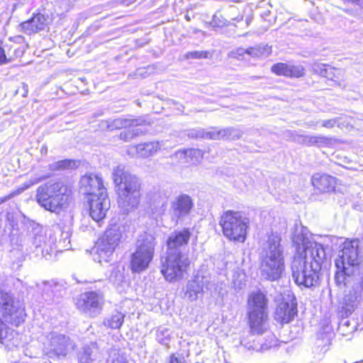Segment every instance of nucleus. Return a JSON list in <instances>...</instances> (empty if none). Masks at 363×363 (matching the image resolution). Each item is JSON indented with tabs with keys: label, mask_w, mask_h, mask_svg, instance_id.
I'll use <instances>...</instances> for the list:
<instances>
[{
	"label": "nucleus",
	"mask_w": 363,
	"mask_h": 363,
	"mask_svg": "<svg viewBox=\"0 0 363 363\" xmlns=\"http://www.w3.org/2000/svg\"><path fill=\"white\" fill-rule=\"evenodd\" d=\"M69 338L65 335L62 334H52L50 343L49 351L48 354L50 357H65L67 352V347L69 345Z\"/></svg>",
	"instance_id": "nucleus-20"
},
{
	"label": "nucleus",
	"mask_w": 363,
	"mask_h": 363,
	"mask_svg": "<svg viewBox=\"0 0 363 363\" xmlns=\"http://www.w3.org/2000/svg\"><path fill=\"white\" fill-rule=\"evenodd\" d=\"M194 208V199L187 194L181 193L170 201L169 214L171 220L178 224L191 213Z\"/></svg>",
	"instance_id": "nucleus-11"
},
{
	"label": "nucleus",
	"mask_w": 363,
	"mask_h": 363,
	"mask_svg": "<svg viewBox=\"0 0 363 363\" xmlns=\"http://www.w3.org/2000/svg\"><path fill=\"white\" fill-rule=\"evenodd\" d=\"M30 236L33 246L35 247L36 255H41L47 259L52 251V244L47 240V236L43 227L35 222L30 223Z\"/></svg>",
	"instance_id": "nucleus-13"
},
{
	"label": "nucleus",
	"mask_w": 363,
	"mask_h": 363,
	"mask_svg": "<svg viewBox=\"0 0 363 363\" xmlns=\"http://www.w3.org/2000/svg\"><path fill=\"white\" fill-rule=\"evenodd\" d=\"M267 299L261 291L254 292L248 300V318L253 333L262 334V326L267 316Z\"/></svg>",
	"instance_id": "nucleus-7"
},
{
	"label": "nucleus",
	"mask_w": 363,
	"mask_h": 363,
	"mask_svg": "<svg viewBox=\"0 0 363 363\" xmlns=\"http://www.w3.org/2000/svg\"><path fill=\"white\" fill-rule=\"evenodd\" d=\"M108 279L115 284H118L123 279V275L118 268H112Z\"/></svg>",
	"instance_id": "nucleus-40"
},
{
	"label": "nucleus",
	"mask_w": 363,
	"mask_h": 363,
	"mask_svg": "<svg viewBox=\"0 0 363 363\" xmlns=\"http://www.w3.org/2000/svg\"><path fill=\"white\" fill-rule=\"evenodd\" d=\"M280 242L281 238L278 235H272L268 238L260 265L261 276L264 279L277 281L284 270L283 248Z\"/></svg>",
	"instance_id": "nucleus-4"
},
{
	"label": "nucleus",
	"mask_w": 363,
	"mask_h": 363,
	"mask_svg": "<svg viewBox=\"0 0 363 363\" xmlns=\"http://www.w3.org/2000/svg\"><path fill=\"white\" fill-rule=\"evenodd\" d=\"M28 3L29 0H17L13 5V9H17L18 7L28 4Z\"/></svg>",
	"instance_id": "nucleus-56"
},
{
	"label": "nucleus",
	"mask_w": 363,
	"mask_h": 363,
	"mask_svg": "<svg viewBox=\"0 0 363 363\" xmlns=\"http://www.w3.org/2000/svg\"><path fill=\"white\" fill-rule=\"evenodd\" d=\"M124 318L125 315L123 313L114 311L104 320V324L111 329H119L123 323Z\"/></svg>",
	"instance_id": "nucleus-30"
},
{
	"label": "nucleus",
	"mask_w": 363,
	"mask_h": 363,
	"mask_svg": "<svg viewBox=\"0 0 363 363\" xmlns=\"http://www.w3.org/2000/svg\"><path fill=\"white\" fill-rule=\"evenodd\" d=\"M60 286H61L57 283L45 282L43 291L48 292L50 290L52 292H54L55 290H58L57 288Z\"/></svg>",
	"instance_id": "nucleus-46"
},
{
	"label": "nucleus",
	"mask_w": 363,
	"mask_h": 363,
	"mask_svg": "<svg viewBox=\"0 0 363 363\" xmlns=\"http://www.w3.org/2000/svg\"><path fill=\"white\" fill-rule=\"evenodd\" d=\"M245 277V274L241 273L236 272L233 274V285L235 290L240 291L245 287L246 284Z\"/></svg>",
	"instance_id": "nucleus-38"
},
{
	"label": "nucleus",
	"mask_w": 363,
	"mask_h": 363,
	"mask_svg": "<svg viewBox=\"0 0 363 363\" xmlns=\"http://www.w3.org/2000/svg\"><path fill=\"white\" fill-rule=\"evenodd\" d=\"M90 216L96 221L103 220L110 208V200L107 194L101 193L99 196L89 199Z\"/></svg>",
	"instance_id": "nucleus-15"
},
{
	"label": "nucleus",
	"mask_w": 363,
	"mask_h": 363,
	"mask_svg": "<svg viewBox=\"0 0 363 363\" xmlns=\"http://www.w3.org/2000/svg\"><path fill=\"white\" fill-rule=\"evenodd\" d=\"M161 149V144L158 141H150L140 143L137 145H131L127 148L128 155L139 158H147L153 156Z\"/></svg>",
	"instance_id": "nucleus-19"
},
{
	"label": "nucleus",
	"mask_w": 363,
	"mask_h": 363,
	"mask_svg": "<svg viewBox=\"0 0 363 363\" xmlns=\"http://www.w3.org/2000/svg\"><path fill=\"white\" fill-rule=\"evenodd\" d=\"M271 53V48L267 45H257L248 48V55L252 57H267Z\"/></svg>",
	"instance_id": "nucleus-31"
},
{
	"label": "nucleus",
	"mask_w": 363,
	"mask_h": 363,
	"mask_svg": "<svg viewBox=\"0 0 363 363\" xmlns=\"http://www.w3.org/2000/svg\"><path fill=\"white\" fill-rule=\"evenodd\" d=\"M11 256H17L18 257V261L16 262L17 264L19 262H21L24 259V255L21 250L13 249L11 250L10 252Z\"/></svg>",
	"instance_id": "nucleus-49"
},
{
	"label": "nucleus",
	"mask_w": 363,
	"mask_h": 363,
	"mask_svg": "<svg viewBox=\"0 0 363 363\" xmlns=\"http://www.w3.org/2000/svg\"><path fill=\"white\" fill-rule=\"evenodd\" d=\"M106 363H127V361L123 354L118 352H113L110 354Z\"/></svg>",
	"instance_id": "nucleus-42"
},
{
	"label": "nucleus",
	"mask_w": 363,
	"mask_h": 363,
	"mask_svg": "<svg viewBox=\"0 0 363 363\" xmlns=\"http://www.w3.org/2000/svg\"><path fill=\"white\" fill-rule=\"evenodd\" d=\"M297 313V303L294 297L284 299L276 308L274 318L280 322L287 323L292 320Z\"/></svg>",
	"instance_id": "nucleus-17"
},
{
	"label": "nucleus",
	"mask_w": 363,
	"mask_h": 363,
	"mask_svg": "<svg viewBox=\"0 0 363 363\" xmlns=\"http://www.w3.org/2000/svg\"><path fill=\"white\" fill-rule=\"evenodd\" d=\"M98 353V348L96 343H91L89 345H85L82 351L79 353L78 358L79 363H91L96 357Z\"/></svg>",
	"instance_id": "nucleus-27"
},
{
	"label": "nucleus",
	"mask_w": 363,
	"mask_h": 363,
	"mask_svg": "<svg viewBox=\"0 0 363 363\" xmlns=\"http://www.w3.org/2000/svg\"><path fill=\"white\" fill-rule=\"evenodd\" d=\"M191 235L189 228H184L182 230L171 233L167 241V251L184 254V250L189 242Z\"/></svg>",
	"instance_id": "nucleus-16"
},
{
	"label": "nucleus",
	"mask_w": 363,
	"mask_h": 363,
	"mask_svg": "<svg viewBox=\"0 0 363 363\" xmlns=\"http://www.w3.org/2000/svg\"><path fill=\"white\" fill-rule=\"evenodd\" d=\"M272 72L277 75L289 77H301L304 74V69L301 65H291L286 63H277L272 67Z\"/></svg>",
	"instance_id": "nucleus-23"
},
{
	"label": "nucleus",
	"mask_w": 363,
	"mask_h": 363,
	"mask_svg": "<svg viewBox=\"0 0 363 363\" xmlns=\"http://www.w3.org/2000/svg\"><path fill=\"white\" fill-rule=\"evenodd\" d=\"M28 93V85L23 82L21 84V87H18L16 91H15V94H21L22 96L23 97H26L27 96Z\"/></svg>",
	"instance_id": "nucleus-47"
},
{
	"label": "nucleus",
	"mask_w": 363,
	"mask_h": 363,
	"mask_svg": "<svg viewBox=\"0 0 363 363\" xmlns=\"http://www.w3.org/2000/svg\"><path fill=\"white\" fill-rule=\"evenodd\" d=\"M307 229L302 227L296 230L293 242L296 253L291 262L292 277L298 286L315 287L320 283L322 265L326 259L325 249L320 243L311 240Z\"/></svg>",
	"instance_id": "nucleus-1"
},
{
	"label": "nucleus",
	"mask_w": 363,
	"mask_h": 363,
	"mask_svg": "<svg viewBox=\"0 0 363 363\" xmlns=\"http://www.w3.org/2000/svg\"><path fill=\"white\" fill-rule=\"evenodd\" d=\"M233 53L237 57L243 56L245 54L248 55V48H239Z\"/></svg>",
	"instance_id": "nucleus-53"
},
{
	"label": "nucleus",
	"mask_w": 363,
	"mask_h": 363,
	"mask_svg": "<svg viewBox=\"0 0 363 363\" xmlns=\"http://www.w3.org/2000/svg\"><path fill=\"white\" fill-rule=\"evenodd\" d=\"M76 167V161L72 160H62L49 165V169L52 171L63 170Z\"/></svg>",
	"instance_id": "nucleus-32"
},
{
	"label": "nucleus",
	"mask_w": 363,
	"mask_h": 363,
	"mask_svg": "<svg viewBox=\"0 0 363 363\" xmlns=\"http://www.w3.org/2000/svg\"><path fill=\"white\" fill-rule=\"evenodd\" d=\"M318 124H320V121H318V122H314V121H310V122H308L306 123V125L308 126V127H315V126H317Z\"/></svg>",
	"instance_id": "nucleus-59"
},
{
	"label": "nucleus",
	"mask_w": 363,
	"mask_h": 363,
	"mask_svg": "<svg viewBox=\"0 0 363 363\" xmlns=\"http://www.w3.org/2000/svg\"><path fill=\"white\" fill-rule=\"evenodd\" d=\"M4 52L3 48L0 47V65L8 63L7 55Z\"/></svg>",
	"instance_id": "nucleus-54"
},
{
	"label": "nucleus",
	"mask_w": 363,
	"mask_h": 363,
	"mask_svg": "<svg viewBox=\"0 0 363 363\" xmlns=\"http://www.w3.org/2000/svg\"><path fill=\"white\" fill-rule=\"evenodd\" d=\"M357 240H347L341 245V250L335 259V265L337 269H344L345 266L354 269L359 265V252Z\"/></svg>",
	"instance_id": "nucleus-12"
},
{
	"label": "nucleus",
	"mask_w": 363,
	"mask_h": 363,
	"mask_svg": "<svg viewBox=\"0 0 363 363\" xmlns=\"http://www.w3.org/2000/svg\"><path fill=\"white\" fill-rule=\"evenodd\" d=\"M62 238L60 239V242H63L64 244H65V242L67 240V245H65L64 246L65 247H67L68 245L70 244V240H69V232H63L62 233Z\"/></svg>",
	"instance_id": "nucleus-55"
},
{
	"label": "nucleus",
	"mask_w": 363,
	"mask_h": 363,
	"mask_svg": "<svg viewBox=\"0 0 363 363\" xmlns=\"http://www.w3.org/2000/svg\"><path fill=\"white\" fill-rule=\"evenodd\" d=\"M228 21L221 14L220 11H217L213 16L211 25L214 28H223L227 25Z\"/></svg>",
	"instance_id": "nucleus-37"
},
{
	"label": "nucleus",
	"mask_w": 363,
	"mask_h": 363,
	"mask_svg": "<svg viewBox=\"0 0 363 363\" xmlns=\"http://www.w3.org/2000/svg\"><path fill=\"white\" fill-rule=\"evenodd\" d=\"M104 123L108 130H113L115 129L126 128L131 126H140L144 123V121L139 118L129 119L118 118L108 119Z\"/></svg>",
	"instance_id": "nucleus-24"
},
{
	"label": "nucleus",
	"mask_w": 363,
	"mask_h": 363,
	"mask_svg": "<svg viewBox=\"0 0 363 363\" xmlns=\"http://www.w3.org/2000/svg\"><path fill=\"white\" fill-rule=\"evenodd\" d=\"M80 184L82 191L90 196V198L98 197L101 193L107 194L102 177L99 174L84 175L80 179Z\"/></svg>",
	"instance_id": "nucleus-14"
},
{
	"label": "nucleus",
	"mask_w": 363,
	"mask_h": 363,
	"mask_svg": "<svg viewBox=\"0 0 363 363\" xmlns=\"http://www.w3.org/2000/svg\"><path fill=\"white\" fill-rule=\"evenodd\" d=\"M341 118H335L328 120H322L320 121V124L322 127L326 128H333L335 125L340 127L341 125Z\"/></svg>",
	"instance_id": "nucleus-41"
},
{
	"label": "nucleus",
	"mask_w": 363,
	"mask_h": 363,
	"mask_svg": "<svg viewBox=\"0 0 363 363\" xmlns=\"http://www.w3.org/2000/svg\"><path fill=\"white\" fill-rule=\"evenodd\" d=\"M344 324H345V325H348V321H347H347H345Z\"/></svg>",
	"instance_id": "nucleus-62"
},
{
	"label": "nucleus",
	"mask_w": 363,
	"mask_h": 363,
	"mask_svg": "<svg viewBox=\"0 0 363 363\" xmlns=\"http://www.w3.org/2000/svg\"><path fill=\"white\" fill-rule=\"evenodd\" d=\"M336 269L334 277L335 283L339 288H343L347 285L348 279L354 274V269L346 266H345L344 269Z\"/></svg>",
	"instance_id": "nucleus-26"
},
{
	"label": "nucleus",
	"mask_w": 363,
	"mask_h": 363,
	"mask_svg": "<svg viewBox=\"0 0 363 363\" xmlns=\"http://www.w3.org/2000/svg\"><path fill=\"white\" fill-rule=\"evenodd\" d=\"M237 11H238L237 7L234 6H230V9H229V11L231 13H236Z\"/></svg>",
	"instance_id": "nucleus-60"
},
{
	"label": "nucleus",
	"mask_w": 363,
	"mask_h": 363,
	"mask_svg": "<svg viewBox=\"0 0 363 363\" xmlns=\"http://www.w3.org/2000/svg\"><path fill=\"white\" fill-rule=\"evenodd\" d=\"M4 336L6 335V339H5V342H1L3 345H6L7 346H9L10 343L12 345H15V342H11L13 338L14 335L16 334V333L14 330H11L10 329L7 328L5 325L3 328Z\"/></svg>",
	"instance_id": "nucleus-43"
},
{
	"label": "nucleus",
	"mask_w": 363,
	"mask_h": 363,
	"mask_svg": "<svg viewBox=\"0 0 363 363\" xmlns=\"http://www.w3.org/2000/svg\"><path fill=\"white\" fill-rule=\"evenodd\" d=\"M104 303V296L101 291H89L81 294L76 300L77 308L91 317L97 316Z\"/></svg>",
	"instance_id": "nucleus-10"
},
{
	"label": "nucleus",
	"mask_w": 363,
	"mask_h": 363,
	"mask_svg": "<svg viewBox=\"0 0 363 363\" xmlns=\"http://www.w3.org/2000/svg\"><path fill=\"white\" fill-rule=\"evenodd\" d=\"M121 238L120 228L114 225L107 229L95 245L96 254L99 256V262H108L113 255Z\"/></svg>",
	"instance_id": "nucleus-9"
},
{
	"label": "nucleus",
	"mask_w": 363,
	"mask_h": 363,
	"mask_svg": "<svg viewBox=\"0 0 363 363\" xmlns=\"http://www.w3.org/2000/svg\"><path fill=\"white\" fill-rule=\"evenodd\" d=\"M187 136L194 139L215 140V127L208 129L201 128L190 129L188 130Z\"/></svg>",
	"instance_id": "nucleus-28"
},
{
	"label": "nucleus",
	"mask_w": 363,
	"mask_h": 363,
	"mask_svg": "<svg viewBox=\"0 0 363 363\" xmlns=\"http://www.w3.org/2000/svg\"><path fill=\"white\" fill-rule=\"evenodd\" d=\"M156 337L160 344L167 346L171 339L169 330L166 328L157 330Z\"/></svg>",
	"instance_id": "nucleus-36"
},
{
	"label": "nucleus",
	"mask_w": 363,
	"mask_h": 363,
	"mask_svg": "<svg viewBox=\"0 0 363 363\" xmlns=\"http://www.w3.org/2000/svg\"><path fill=\"white\" fill-rule=\"evenodd\" d=\"M362 299V286H353L344 296L341 302L342 315L348 316L351 315L357 307Z\"/></svg>",
	"instance_id": "nucleus-18"
},
{
	"label": "nucleus",
	"mask_w": 363,
	"mask_h": 363,
	"mask_svg": "<svg viewBox=\"0 0 363 363\" xmlns=\"http://www.w3.org/2000/svg\"><path fill=\"white\" fill-rule=\"evenodd\" d=\"M328 138L324 136H310L306 135L302 138V143L307 146L319 145L320 144H326Z\"/></svg>",
	"instance_id": "nucleus-35"
},
{
	"label": "nucleus",
	"mask_w": 363,
	"mask_h": 363,
	"mask_svg": "<svg viewBox=\"0 0 363 363\" xmlns=\"http://www.w3.org/2000/svg\"><path fill=\"white\" fill-rule=\"evenodd\" d=\"M169 363H184V359L183 358H178L174 354H172L170 357Z\"/></svg>",
	"instance_id": "nucleus-57"
},
{
	"label": "nucleus",
	"mask_w": 363,
	"mask_h": 363,
	"mask_svg": "<svg viewBox=\"0 0 363 363\" xmlns=\"http://www.w3.org/2000/svg\"><path fill=\"white\" fill-rule=\"evenodd\" d=\"M243 132L236 128L228 127L218 129L215 128V140H236L242 138Z\"/></svg>",
	"instance_id": "nucleus-25"
},
{
	"label": "nucleus",
	"mask_w": 363,
	"mask_h": 363,
	"mask_svg": "<svg viewBox=\"0 0 363 363\" xmlns=\"http://www.w3.org/2000/svg\"><path fill=\"white\" fill-rule=\"evenodd\" d=\"M12 196H13L12 194H10L6 196L0 198V205L2 204L3 203L6 202L9 199H10L12 197Z\"/></svg>",
	"instance_id": "nucleus-58"
},
{
	"label": "nucleus",
	"mask_w": 363,
	"mask_h": 363,
	"mask_svg": "<svg viewBox=\"0 0 363 363\" xmlns=\"http://www.w3.org/2000/svg\"><path fill=\"white\" fill-rule=\"evenodd\" d=\"M130 128H131L130 130L132 131L133 138H135L140 135H142L145 132L140 128H138V126H131Z\"/></svg>",
	"instance_id": "nucleus-52"
},
{
	"label": "nucleus",
	"mask_w": 363,
	"mask_h": 363,
	"mask_svg": "<svg viewBox=\"0 0 363 363\" xmlns=\"http://www.w3.org/2000/svg\"><path fill=\"white\" fill-rule=\"evenodd\" d=\"M35 199L45 210L60 214L67 208L70 196L62 182L49 181L38 186Z\"/></svg>",
	"instance_id": "nucleus-3"
},
{
	"label": "nucleus",
	"mask_w": 363,
	"mask_h": 363,
	"mask_svg": "<svg viewBox=\"0 0 363 363\" xmlns=\"http://www.w3.org/2000/svg\"><path fill=\"white\" fill-rule=\"evenodd\" d=\"M185 155L187 157H194L201 155V150L199 149H189L184 151Z\"/></svg>",
	"instance_id": "nucleus-51"
},
{
	"label": "nucleus",
	"mask_w": 363,
	"mask_h": 363,
	"mask_svg": "<svg viewBox=\"0 0 363 363\" xmlns=\"http://www.w3.org/2000/svg\"><path fill=\"white\" fill-rule=\"evenodd\" d=\"M248 218L239 211H226L220 217V225L225 237L229 240L244 242L248 228Z\"/></svg>",
	"instance_id": "nucleus-6"
},
{
	"label": "nucleus",
	"mask_w": 363,
	"mask_h": 363,
	"mask_svg": "<svg viewBox=\"0 0 363 363\" xmlns=\"http://www.w3.org/2000/svg\"><path fill=\"white\" fill-rule=\"evenodd\" d=\"M210 56L208 51H192L185 54L186 59H207Z\"/></svg>",
	"instance_id": "nucleus-39"
},
{
	"label": "nucleus",
	"mask_w": 363,
	"mask_h": 363,
	"mask_svg": "<svg viewBox=\"0 0 363 363\" xmlns=\"http://www.w3.org/2000/svg\"><path fill=\"white\" fill-rule=\"evenodd\" d=\"M327 66L328 65L318 62H313L311 64L312 71L321 77Z\"/></svg>",
	"instance_id": "nucleus-44"
},
{
	"label": "nucleus",
	"mask_w": 363,
	"mask_h": 363,
	"mask_svg": "<svg viewBox=\"0 0 363 363\" xmlns=\"http://www.w3.org/2000/svg\"><path fill=\"white\" fill-rule=\"evenodd\" d=\"M120 138L125 141H129V140L133 139L134 138L133 136L132 131L130 130V129H128V130L122 131L120 133Z\"/></svg>",
	"instance_id": "nucleus-48"
},
{
	"label": "nucleus",
	"mask_w": 363,
	"mask_h": 363,
	"mask_svg": "<svg viewBox=\"0 0 363 363\" xmlns=\"http://www.w3.org/2000/svg\"><path fill=\"white\" fill-rule=\"evenodd\" d=\"M0 47H1V48H3V50L4 51V52L5 53V55H7L8 62H10L14 57L18 56V55L16 54V51H17L16 50H14L13 54L11 53V51L13 48L12 45H10L8 43H4V44H2V45H1Z\"/></svg>",
	"instance_id": "nucleus-45"
},
{
	"label": "nucleus",
	"mask_w": 363,
	"mask_h": 363,
	"mask_svg": "<svg viewBox=\"0 0 363 363\" xmlns=\"http://www.w3.org/2000/svg\"><path fill=\"white\" fill-rule=\"evenodd\" d=\"M342 75V71L341 69L335 68L328 65L325 71H323L322 77L337 82L340 79Z\"/></svg>",
	"instance_id": "nucleus-34"
},
{
	"label": "nucleus",
	"mask_w": 363,
	"mask_h": 363,
	"mask_svg": "<svg viewBox=\"0 0 363 363\" xmlns=\"http://www.w3.org/2000/svg\"><path fill=\"white\" fill-rule=\"evenodd\" d=\"M49 18L41 13L34 14L31 18L20 24L21 30L26 34L38 33L45 29L48 25Z\"/></svg>",
	"instance_id": "nucleus-21"
},
{
	"label": "nucleus",
	"mask_w": 363,
	"mask_h": 363,
	"mask_svg": "<svg viewBox=\"0 0 363 363\" xmlns=\"http://www.w3.org/2000/svg\"><path fill=\"white\" fill-rule=\"evenodd\" d=\"M313 186L321 193H329L334 191L336 178L324 173H315L311 177Z\"/></svg>",
	"instance_id": "nucleus-22"
},
{
	"label": "nucleus",
	"mask_w": 363,
	"mask_h": 363,
	"mask_svg": "<svg viewBox=\"0 0 363 363\" xmlns=\"http://www.w3.org/2000/svg\"><path fill=\"white\" fill-rule=\"evenodd\" d=\"M112 179L121 211L123 214H128L136 209L141 196L140 179L126 171L123 165H118L113 169Z\"/></svg>",
	"instance_id": "nucleus-2"
},
{
	"label": "nucleus",
	"mask_w": 363,
	"mask_h": 363,
	"mask_svg": "<svg viewBox=\"0 0 363 363\" xmlns=\"http://www.w3.org/2000/svg\"><path fill=\"white\" fill-rule=\"evenodd\" d=\"M43 179H44V177H37L31 178L29 181H28L26 183H25V184H24L25 188L28 189L30 186H31L32 185L39 183Z\"/></svg>",
	"instance_id": "nucleus-50"
},
{
	"label": "nucleus",
	"mask_w": 363,
	"mask_h": 363,
	"mask_svg": "<svg viewBox=\"0 0 363 363\" xmlns=\"http://www.w3.org/2000/svg\"><path fill=\"white\" fill-rule=\"evenodd\" d=\"M242 18H243V16H239V15H238V16H236V17H235V18H231V19H232V20H234V21H238V22H239V21H242Z\"/></svg>",
	"instance_id": "nucleus-61"
},
{
	"label": "nucleus",
	"mask_w": 363,
	"mask_h": 363,
	"mask_svg": "<svg viewBox=\"0 0 363 363\" xmlns=\"http://www.w3.org/2000/svg\"><path fill=\"white\" fill-rule=\"evenodd\" d=\"M203 291V284L197 280H191L186 284L185 296L189 301H194L198 298L199 294Z\"/></svg>",
	"instance_id": "nucleus-29"
},
{
	"label": "nucleus",
	"mask_w": 363,
	"mask_h": 363,
	"mask_svg": "<svg viewBox=\"0 0 363 363\" xmlns=\"http://www.w3.org/2000/svg\"><path fill=\"white\" fill-rule=\"evenodd\" d=\"M155 245L152 235L145 233L138 236L130 255V268L133 272L140 273L148 268L154 257Z\"/></svg>",
	"instance_id": "nucleus-5"
},
{
	"label": "nucleus",
	"mask_w": 363,
	"mask_h": 363,
	"mask_svg": "<svg viewBox=\"0 0 363 363\" xmlns=\"http://www.w3.org/2000/svg\"><path fill=\"white\" fill-rule=\"evenodd\" d=\"M166 254L161 258V273L169 281L181 279L189 265V258L181 253L167 251Z\"/></svg>",
	"instance_id": "nucleus-8"
},
{
	"label": "nucleus",
	"mask_w": 363,
	"mask_h": 363,
	"mask_svg": "<svg viewBox=\"0 0 363 363\" xmlns=\"http://www.w3.org/2000/svg\"><path fill=\"white\" fill-rule=\"evenodd\" d=\"M342 75V71L341 69L335 68L328 65L325 71H323L322 77L337 82L340 79Z\"/></svg>",
	"instance_id": "nucleus-33"
}]
</instances>
